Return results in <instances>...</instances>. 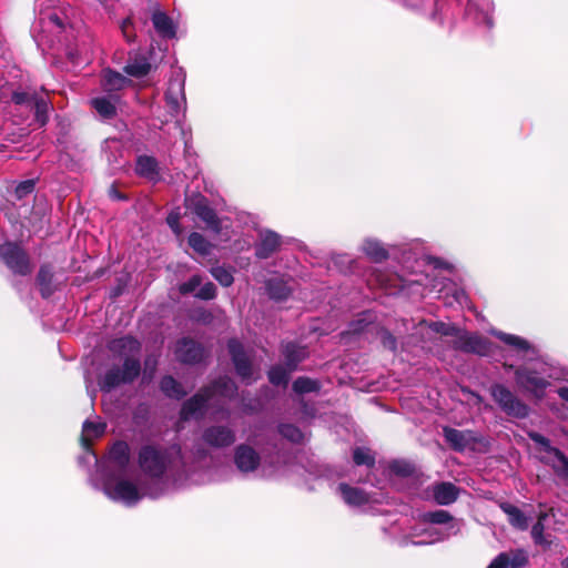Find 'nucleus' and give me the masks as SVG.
Instances as JSON below:
<instances>
[{"instance_id": "nucleus-1", "label": "nucleus", "mask_w": 568, "mask_h": 568, "mask_svg": "<svg viewBox=\"0 0 568 568\" xmlns=\"http://www.w3.org/2000/svg\"><path fill=\"white\" fill-rule=\"evenodd\" d=\"M130 462V448L125 442H116L111 447L106 463L109 470L103 483V493L113 501L122 503L128 507L135 506L143 497L159 498L162 489L140 490L135 484L124 478H115L114 471L125 473Z\"/></svg>"}, {"instance_id": "nucleus-2", "label": "nucleus", "mask_w": 568, "mask_h": 568, "mask_svg": "<svg viewBox=\"0 0 568 568\" xmlns=\"http://www.w3.org/2000/svg\"><path fill=\"white\" fill-rule=\"evenodd\" d=\"M138 463L144 475L153 479L176 478L189 473L182 447L178 443L162 446L158 443L142 445Z\"/></svg>"}, {"instance_id": "nucleus-3", "label": "nucleus", "mask_w": 568, "mask_h": 568, "mask_svg": "<svg viewBox=\"0 0 568 568\" xmlns=\"http://www.w3.org/2000/svg\"><path fill=\"white\" fill-rule=\"evenodd\" d=\"M141 343L132 336H123L112 339L108 348L116 357L123 361L122 366H112L99 379L102 392L133 383L141 373Z\"/></svg>"}, {"instance_id": "nucleus-4", "label": "nucleus", "mask_w": 568, "mask_h": 568, "mask_svg": "<svg viewBox=\"0 0 568 568\" xmlns=\"http://www.w3.org/2000/svg\"><path fill=\"white\" fill-rule=\"evenodd\" d=\"M564 369L548 363H537L534 367H518L515 371L517 386L536 398H542L552 382L564 379Z\"/></svg>"}, {"instance_id": "nucleus-5", "label": "nucleus", "mask_w": 568, "mask_h": 568, "mask_svg": "<svg viewBox=\"0 0 568 568\" xmlns=\"http://www.w3.org/2000/svg\"><path fill=\"white\" fill-rule=\"evenodd\" d=\"M489 393L494 402L506 415L515 418L528 416L529 407L504 384H493L489 387Z\"/></svg>"}, {"instance_id": "nucleus-6", "label": "nucleus", "mask_w": 568, "mask_h": 568, "mask_svg": "<svg viewBox=\"0 0 568 568\" xmlns=\"http://www.w3.org/2000/svg\"><path fill=\"white\" fill-rule=\"evenodd\" d=\"M529 438L539 446L540 459L549 464L555 471L568 475V459L559 449L552 447L548 438L539 433H529Z\"/></svg>"}, {"instance_id": "nucleus-7", "label": "nucleus", "mask_w": 568, "mask_h": 568, "mask_svg": "<svg viewBox=\"0 0 568 568\" xmlns=\"http://www.w3.org/2000/svg\"><path fill=\"white\" fill-rule=\"evenodd\" d=\"M0 257L13 274L26 276L31 273L29 256L17 244L7 242L0 245Z\"/></svg>"}, {"instance_id": "nucleus-8", "label": "nucleus", "mask_w": 568, "mask_h": 568, "mask_svg": "<svg viewBox=\"0 0 568 568\" xmlns=\"http://www.w3.org/2000/svg\"><path fill=\"white\" fill-rule=\"evenodd\" d=\"M453 347L464 353L479 356H487L493 352V344L489 339L476 333H469L463 329H459L454 338Z\"/></svg>"}, {"instance_id": "nucleus-9", "label": "nucleus", "mask_w": 568, "mask_h": 568, "mask_svg": "<svg viewBox=\"0 0 568 568\" xmlns=\"http://www.w3.org/2000/svg\"><path fill=\"white\" fill-rule=\"evenodd\" d=\"M227 348L237 376L246 384L255 381L256 377L254 376L251 356L244 351L242 344L237 339L232 338L227 343Z\"/></svg>"}, {"instance_id": "nucleus-10", "label": "nucleus", "mask_w": 568, "mask_h": 568, "mask_svg": "<svg viewBox=\"0 0 568 568\" xmlns=\"http://www.w3.org/2000/svg\"><path fill=\"white\" fill-rule=\"evenodd\" d=\"M165 102L168 111L173 118H176V123H179V118L181 115L183 116L186 110L184 79L175 77L169 81L165 92Z\"/></svg>"}, {"instance_id": "nucleus-11", "label": "nucleus", "mask_w": 568, "mask_h": 568, "mask_svg": "<svg viewBox=\"0 0 568 568\" xmlns=\"http://www.w3.org/2000/svg\"><path fill=\"white\" fill-rule=\"evenodd\" d=\"M186 207L200 217L209 229L214 232L220 231V220L215 211L209 205L207 200L202 194H193L185 200Z\"/></svg>"}, {"instance_id": "nucleus-12", "label": "nucleus", "mask_w": 568, "mask_h": 568, "mask_svg": "<svg viewBox=\"0 0 568 568\" xmlns=\"http://www.w3.org/2000/svg\"><path fill=\"white\" fill-rule=\"evenodd\" d=\"M203 444L221 449L234 444L236 436L234 429L226 425H212L206 427L201 436Z\"/></svg>"}, {"instance_id": "nucleus-13", "label": "nucleus", "mask_w": 568, "mask_h": 568, "mask_svg": "<svg viewBox=\"0 0 568 568\" xmlns=\"http://www.w3.org/2000/svg\"><path fill=\"white\" fill-rule=\"evenodd\" d=\"M233 462L242 474H251L261 465L260 454L248 444H240L234 449Z\"/></svg>"}, {"instance_id": "nucleus-14", "label": "nucleus", "mask_w": 568, "mask_h": 568, "mask_svg": "<svg viewBox=\"0 0 568 568\" xmlns=\"http://www.w3.org/2000/svg\"><path fill=\"white\" fill-rule=\"evenodd\" d=\"M494 2L491 0H468L466 17L476 24L493 27Z\"/></svg>"}, {"instance_id": "nucleus-15", "label": "nucleus", "mask_w": 568, "mask_h": 568, "mask_svg": "<svg viewBox=\"0 0 568 568\" xmlns=\"http://www.w3.org/2000/svg\"><path fill=\"white\" fill-rule=\"evenodd\" d=\"M206 355V349L201 344L190 338H182L176 344L175 356L181 363L197 364L201 363Z\"/></svg>"}, {"instance_id": "nucleus-16", "label": "nucleus", "mask_w": 568, "mask_h": 568, "mask_svg": "<svg viewBox=\"0 0 568 568\" xmlns=\"http://www.w3.org/2000/svg\"><path fill=\"white\" fill-rule=\"evenodd\" d=\"M443 433L447 444L457 452L471 448L478 442V436L473 430H459L452 427H444Z\"/></svg>"}, {"instance_id": "nucleus-17", "label": "nucleus", "mask_w": 568, "mask_h": 568, "mask_svg": "<svg viewBox=\"0 0 568 568\" xmlns=\"http://www.w3.org/2000/svg\"><path fill=\"white\" fill-rule=\"evenodd\" d=\"M211 395L204 389L200 390L191 398L185 400L181 408V419L189 420L191 418H199L203 415Z\"/></svg>"}, {"instance_id": "nucleus-18", "label": "nucleus", "mask_w": 568, "mask_h": 568, "mask_svg": "<svg viewBox=\"0 0 568 568\" xmlns=\"http://www.w3.org/2000/svg\"><path fill=\"white\" fill-rule=\"evenodd\" d=\"M491 334L504 342L506 345L514 348L518 354H520L525 358L531 359L537 355L536 347L527 339L514 335L504 333L501 331H491Z\"/></svg>"}, {"instance_id": "nucleus-19", "label": "nucleus", "mask_w": 568, "mask_h": 568, "mask_svg": "<svg viewBox=\"0 0 568 568\" xmlns=\"http://www.w3.org/2000/svg\"><path fill=\"white\" fill-rule=\"evenodd\" d=\"M528 564V555L523 549L500 552L487 568H524Z\"/></svg>"}, {"instance_id": "nucleus-20", "label": "nucleus", "mask_w": 568, "mask_h": 568, "mask_svg": "<svg viewBox=\"0 0 568 568\" xmlns=\"http://www.w3.org/2000/svg\"><path fill=\"white\" fill-rule=\"evenodd\" d=\"M458 531L457 524H450L444 528H437L434 525L424 529V538L412 541L415 546L430 545L437 541H442L452 535H456Z\"/></svg>"}, {"instance_id": "nucleus-21", "label": "nucleus", "mask_w": 568, "mask_h": 568, "mask_svg": "<svg viewBox=\"0 0 568 568\" xmlns=\"http://www.w3.org/2000/svg\"><path fill=\"white\" fill-rule=\"evenodd\" d=\"M280 235L273 231H264L260 234V241L255 245V255L258 258L270 257L278 247Z\"/></svg>"}, {"instance_id": "nucleus-22", "label": "nucleus", "mask_w": 568, "mask_h": 568, "mask_svg": "<svg viewBox=\"0 0 568 568\" xmlns=\"http://www.w3.org/2000/svg\"><path fill=\"white\" fill-rule=\"evenodd\" d=\"M151 20L155 31L160 37L166 39H172L175 37L176 26L172 18H170L164 11L160 9L154 10Z\"/></svg>"}, {"instance_id": "nucleus-23", "label": "nucleus", "mask_w": 568, "mask_h": 568, "mask_svg": "<svg viewBox=\"0 0 568 568\" xmlns=\"http://www.w3.org/2000/svg\"><path fill=\"white\" fill-rule=\"evenodd\" d=\"M282 354L284 357L285 366L290 372H293L297 368V365L306 358L307 351L304 346L288 342L283 344Z\"/></svg>"}, {"instance_id": "nucleus-24", "label": "nucleus", "mask_w": 568, "mask_h": 568, "mask_svg": "<svg viewBox=\"0 0 568 568\" xmlns=\"http://www.w3.org/2000/svg\"><path fill=\"white\" fill-rule=\"evenodd\" d=\"M433 497L439 505L453 504L458 497V488L448 481L436 484L432 487Z\"/></svg>"}, {"instance_id": "nucleus-25", "label": "nucleus", "mask_w": 568, "mask_h": 568, "mask_svg": "<svg viewBox=\"0 0 568 568\" xmlns=\"http://www.w3.org/2000/svg\"><path fill=\"white\" fill-rule=\"evenodd\" d=\"M337 491L343 500L349 506H362L369 501V497L364 490L351 487L347 484H339Z\"/></svg>"}, {"instance_id": "nucleus-26", "label": "nucleus", "mask_w": 568, "mask_h": 568, "mask_svg": "<svg viewBox=\"0 0 568 568\" xmlns=\"http://www.w3.org/2000/svg\"><path fill=\"white\" fill-rule=\"evenodd\" d=\"M205 390L211 395V397L219 395L232 398L236 395L237 386L231 377L224 376L213 382L211 386L205 388Z\"/></svg>"}, {"instance_id": "nucleus-27", "label": "nucleus", "mask_w": 568, "mask_h": 568, "mask_svg": "<svg viewBox=\"0 0 568 568\" xmlns=\"http://www.w3.org/2000/svg\"><path fill=\"white\" fill-rule=\"evenodd\" d=\"M151 64L144 55L135 54L131 57L124 67L126 74L135 78H141L150 72Z\"/></svg>"}, {"instance_id": "nucleus-28", "label": "nucleus", "mask_w": 568, "mask_h": 568, "mask_svg": "<svg viewBox=\"0 0 568 568\" xmlns=\"http://www.w3.org/2000/svg\"><path fill=\"white\" fill-rule=\"evenodd\" d=\"M105 432V424L101 422L85 420L82 426V445L89 448L91 440L101 437Z\"/></svg>"}, {"instance_id": "nucleus-29", "label": "nucleus", "mask_w": 568, "mask_h": 568, "mask_svg": "<svg viewBox=\"0 0 568 568\" xmlns=\"http://www.w3.org/2000/svg\"><path fill=\"white\" fill-rule=\"evenodd\" d=\"M362 251L374 262H382L388 257L387 250L374 239H366L362 244Z\"/></svg>"}, {"instance_id": "nucleus-30", "label": "nucleus", "mask_w": 568, "mask_h": 568, "mask_svg": "<svg viewBox=\"0 0 568 568\" xmlns=\"http://www.w3.org/2000/svg\"><path fill=\"white\" fill-rule=\"evenodd\" d=\"M500 508L508 516V520L511 526L521 530L528 528V518L518 507L508 503H503Z\"/></svg>"}, {"instance_id": "nucleus-31", "label": "nucleus", "mask_w": 568, "mask_h": 568, "mask_svg": "<svg viewBox=\"0 0 568 568\" xmlns=\"http://www.w3.org/2000/svg\"><path fill=\"white\" fill-rule=\"evenodd\" d=\"M128 83H130V80H128L125 77H123L121 73L112 71V70H104L102 74V85L106 91H118L124 88Z\"/></svg>"}, {"instance_id": "nucleus-32", "label": "nucleus", "mask_w": 568, "mask_h": 568, "mask_svg": "<svg viewBox=\"0 0 568 568\" xmlns=\"http://www.w3.org/2000/svg\"><path fill=\"white\" fill-rule=\"evenodd\" d=\"M160 388L170 398L181 399L186 395L182 385L172 376H164L160 382Z\"/></svg>"}, {"instance_id": "nucleus-33", "label": "nucleus", "mask_w": 568, "mask_h": 568, "mask_svg": "<svg viewBox=\"0 0 568 568\" xmlns=\"http://www.w3.org/2000/svg\"><path fill=\"white\" fill-rule=\"evenodd\" d=\"M91 104L93 109L104 119H111L115 115V103L111 98H95L92 99Z\"/></svg>"}, {"instance_id": "nucleus-34", "label": "nucleus", "mask_w": 568, "mask_h": 568, "mask_svg": "<svg viewBox=\"0 0 568 568\" xmlns=\"http://www.w3.org/2000/svg\"><path fill=\"white\" fill-rule=\"evenodd\" d=\"M52 277L53 273L51 267L48 265H42L39 270L37 282L38 285L40 286L41 295L43 297H49L53 292L51 287Z\"/></svg>"}, {"instance_id": "nucleus-35", "label": "nucleus", "mask_w": 568, "mask_h": 568, "mask_svg": "<svg viewBox=\"0 0 568 568\" xmlns=\"http://www.w3.org/2000/svg\"><path fill=\"white\" fill-rule=\"evenodd\" d=\"M49 109L50 104L43 98H37L36 101L32 102L30 111L34 112L36 121L40 126L47 124L49 120Z\"/></svg>"}, {"instance_id": "nucleus-36", "label": "nucleus", "mask_w": 568, "mask_h": 568, "mask_svg": "<svg viewBox=\"0 0 568 568\" xmlns=\"http://www.w3.org/2000/svg\"><path fill=\"white\" fill-rule=\"evenodd\" d=\"M266 287L270 297L276 301L285 300L291 293L290 287L284 282L276 278L270 280Z\"/></svg>"}, {"instance_id": "nucleus-37", "label": "nucleus", "mask_w": 568, "mask_h": 568, "mask_svg": "<svg viewBox=\"0 0 568 568\" xmlns=\"http://www.w3.org/2000/svg\"><path fill=\"white\" fill-rule=\"evenodd\" d=\"M158 163L154 158L140 156L136 160L135 171L139 175L152 178L156 173Z\"/></svg>"}, {"instance_id": "nucleus-38", "label": "nucleus", "mask_w": 568, "mask_h": 568, "mask_svg": "<svg viewBox=\"0 0 568 568\" xmlns=\"http://www.w3.org/2000/svg\"><path fill=\"white\" fill-rule=\"evenodd\" d=\"M189 245L199 254L207 255L211 252V243L200 233L192 232L189 236Z\"/></svg>"}, {"instance_id": "nucleus-39", "label": "nucleus", "mask_w": 568, "mask_h": 568, "mask_svg": "<svg viewBox=\"0 0 568 568\" xmlns=\"http://www.w3.org/2000/svg\"><path fill=\"white\" fill-rule=\"evenodd\" d=\"M423 517L424 520L429 525L449 526L450 524H457L456 521L453 520L449 513L443 509L425 513Z\"/></svg>"}, {"instance_id": "nucleus-40", "label": "nucleus", "mask_w": 568, "mask_h": 568, "mask_svg": "<svg viewBox=\"0 0 568 568\" xmlns=\"http://www.w3.org/2000/svg\"><path fill=\"white\" fill-rule=\"evenodd\" d=\"M293 389L297 394L314 393L320 390V383L308 377H298L293 383Z\"/></svg>"}, {"instance_id": "nucleus-41", "label": "nucleus", "mask_w": 568, "mask_h": 568, "mask_svg": "<svg viewBox=\"0 0 568 568\" xmlns=\"http://www.w3.org/2000/svg\"><path fill=\"white\" fill-rule=\"evenodd\" d=\"M291 373L286 366L276 365L268 371V379L276 386L286 385Z\"/></svg>"}, {"instance_id": "nucleus-42", "label": "nucleus", "mask_w": 568, "mask_h": 568, "mask_svg": "<svg viewBox=\"0 0 568 568\" xmlns=\"http://www.w3.org/2000/svg\"><path fill=\"white\" fill-rule=\"evenodd\" d=\"M353 460L355 465H366L367 467H372L375 464V457L368 448L357 447L353 452Z\"/></svg>"}, {"instance_id": "nucleus-43", "label": "nucleus", "mask_w": 568, "mask_h": 568, "mask_svg": "<svg viewBox=\"0 0 568 568\" xmlns=\"http://www.w3.org/2000/svg\"><path fill=\"white\" fill-rule=\"evenodd\" d=\"M211 274L222 286H231L234 282L232 271L223 266L212 267Z\"/></svg>"}, {"instance_id": "nucleus-44", "label": "nucleus", "mask_w": 568, "mask_h": 568, "mask_svg": "<svg viewBox=\"0 0 568 568\" xmlns=\"http://www.w3.org/2000/svg\"><path fill=\"white\" fill-rule=\"evenodd\" d=\"M278 433L292 443H301L303 440V433L300 428L292 424H282L278 426Z\"/></svg>"}, {"instance_id": "nucleus-45", "label": "nucleus", "mask_w": 568, "mask_h": 568, "mask_svg": "<svg viewBox=\"0 0 568 568\" xmlns=\"http://www.w3.org/2000/svg\"><path fill=\"white\" fill-rule=\"evenodd\" d=\"M427 326L429 329H432L435 333L445 335V336H453L454 338L459 332V328L456 327L453 324L444 323V322H429L427 323Z\"/></svg>"}, {"instance_id": "nucleus-46", "label": "nucleus", "mask_w": 568, "mask_h": 568, "mask_svg": "<svg viewBox=\"0 0 568 568\" xmlns=\"http://www.w3.org/2000/svg\"><path fill=\"white\" fill-rule=\"evenodd\" d=\"M38 95L26 91H14L12 93V101L17 105L26 106L28 110L31 109L32 102L36 101Z\"/></svg>"}, {"instance_id": "nucleus-47", "label": "nucleus", "mask_w": 568, "mask_h": 568, "mask_svg": "<svg viewBox=\"0 0 568 568\" xmlns=\"http://www.w3.org/2000/svg\"><path fill=\"white\" fill-rule=\"evenodd\" d=\"M34 186H36V183L33 180H27V181L20 182L14 189V193H13L14 197L18 201H21V200L32 195V193L34 191Z\"/></svg>"}, {"instance_id": "nucleus-48", "label": "nucleus", "mask_w": 568, "mask_h": 568, "mask_svg": "<svg viewBox=\"0 0 568 568\" xmlns=\"http://www.w3.org/2000/svg\"><path fill=\"white\" fill-rule=\"evenodd\" d=\"M390 469L394 474L408 477L412 476L415 471L414 466L410 463L404 460H395L390 464Z\"/></svg>"}, {"instance_id": "nucleus-49", "label": "nucleus", "mask_w": 568, "mask_h": 568, "mask_svg": "<svg viewBox=\"0 0 568 568\" xmlns=\"http://www.w3.org/2000/svg\"><path fill=\"white\" fill-rule=\"evenodd\" d=\"M216 295V287L212 282L201 284L200 290L195 293V296L200 300H213Z\"/></svg>"}, {"instance_id": "nucleus-50", "label": "nucleus", "mask_w": 568, "mask_h": 568, "mask_svg": "<svg viewBox=\"0 0 568 568\" xmlns=\"http://www.w3.org/2000/svg\"><path fill=\"white\" fill-rule=\"evenodd\" d=\"M202 284V277L200 275H193L189 278V281L182 283L180 285V292L182 294H190L195 292Z\"/></svg>"}, {"instance_id": "nucleus-51", "label": "nucleus", "mask_w": 568, "mask_h": 568, "mask_svg": "<svg viewBox=\"0 0 568 568\" xmlns=\"http://www.w3.org/2000/svg\"><path fill=\"white\" fill-rule=\"evenodd\" d=\"M381 342L383 346L389 351H396L397 342L396 338L387 331V329H381L378 332Z\"/></svg>"}, {"instance_id": "nucleus-52", "label": "nucleus", "mask_w": 568, "mask_h": 568, "mask_svg": "<svg viewBox=\"0 0 568 568\" xmlns=\"http://www.w3.org/2000/svg\"><path fill=\"white\" fill-rule=\"evenodd\" d=\"M333 263L339 268L341 272H347L351 270L352 260L348 255L338 254L333 257Z\"/></svg>"}, {"instance_id": "nucleus-53", "label": "nucleus", "mask_w": 568, "mask_h": 568, "mask_svg": "<svg viewBox=\"0 0 568 568\" xmlns=\"http://www.w3.org/2000/svg\"><path fill=\"white\" fill-rule=\"evenodd\" d=\"M179 220H180V214L179 213H174V212H171L168 215V217H166V223L169 224V226L172 229V231L178 236L181 235V233H182Z\"/></svg>"}, {"instance_id": "nucleus-54", "label": "nucleus", "mask_w": 568, "mask_h": 568, "mask_svg": "<svg viewBox=\"0 0 568 568\" xmlns=\"http://www.w3.org/2000/svg\"><path fill=\"white\" fill-rule=\"evenodd\" d=\"M542 531H544V526L539 520L531 528V537L536 544L542 545L544 542H546L544 539V536H542Z\"/></svg>"}, {"instance_id": "nucleus-55", "label": "nucleus", "mask_w": 568, "mask_h": 568, "mask_svg": "<svg viewBox=\"0 0 568 568\" xmlns=\"http://www.w3.org/2000/svg\"><path fill=\"white\" fill-rule=\"evenodd\" d=\"M132 27V20L130 18H126L124 19L122 22H121V31L123 32V36L125 37V39L131 42L133 40V38L131 37V34L129 33V28Z\"/></svg>"}, {"instance_id": "nucleus-56", "label": "nucleus", "mask_w": 568, "mask_h": 568, "mask_svg": "<svg viewBox=\"0 0 568 568\" xmlns=\"http://www.w3.org/2000/svg\"><path fill=\"white\" fill-rule=\"evenodd\" d=\"M48 22L52 23L58 29H62L63 28V22H62V20L60 19V17L57 13H50L48 16Z\"/></svg>"}, {"instance_id": "nucleus-57", "label": "nucleus", "mask_w": 568, "mask_h": 568, "mask_svg": "<svg viewBox=\"0 0 568 568\" xmlns=\"http://www.w3.org/2000/svg\"><path fill=\"white\" fill-rule=\"evenodd\" d=\"M454 298L460 305H463L466 302V300H467L466 294H465V292L463 290H455L454 291Z\"/></svg>"}, {"instance_id": "nucleus-58", "label": "nucleus", "mask_w": 568, "mask_h": 568, "mask_svg": "<svg viewBox=\"0 0 568 568\" xmlns=\"http://www.w3.org/2000/svg\"><path fill=\"white\" fill-rule=\"evenodd\" d=\"M144 365H145V368H151L152 371H154L155 366H156V359L153 358L152 356H148L144 361Z\"/></svg>"}, {"instance_id": "nucleus-59", "label": "nucleus", "mask_w": 568, "mask_h": 568, "mask_svg": "<svg viewBox=\"0 0 568 568\" xmlns=\"http://www.w3.org/2000/svg\"><path fill=\"white\" fill-rule=\"evenodd\" d=\"M558 395L564 399V400H568V387L566 386H562V387H558L557 389H555Z\"/></svg>"}, {"instance_id": "nucleus-60", "label": "nucleus", "mask_w": 568, "mask_h": 568, "mask_svg": "<svg viewBox=\"0 0 568 568\" xmlns=\"http://www.w3.org/2000/svg\"><path fill=\"white\" fill-rule=\"evenodd\" d=\"M194 455L197 457V458H205L207 453L204 448H201V447H197L194 449Z\"/></svg>"}, {"instance_id": "nucleus-61", "label": "nucleus", "mask_w": 568, "mask_h": 568, "mask_svg": "<svg viewBox=\"0 0 568 568\" xmlns=\"http://www.w3.org/2000/svg\"><path fill=\"white\" fill-rule=\"evenodd\" d=\"M433 264L435 268H440L444 266V263H442L438 258H434Z\"/></svg>"}, {"instance_id": "nucleus-62", "label": "nucleus", "mask_w": 568, "mask_h": 568, "mask_svg": "<svg viewBox=\"0 0 568 568\" xmlns=\"http://www.w3.org/2000/svg\"><path fill=\"white\" fill-rule=\"evenodd\" d=\"M277 471H278V470L274 468V469H272V470L267 471V474H266V475H273V474H275V473H277Z\"/></svg>"}, {"instance_id": "nucleus-63", "label": "nucleus", "mask_w": 568, "mask_h": 568, "mask_svg": "<svg viewBox=\"0 0 568 568\" xmlns=\"http://www.w3.org/2000/svg\"><path fill=\"white\" fill-rule=\"evenodd\" d=\"M362 329H363V327H362V326H358V327L353 328V331H354V332H358V331H362Z\"/></svg>"}]
</instances>
